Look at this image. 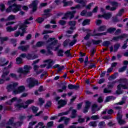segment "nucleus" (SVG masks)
<instances>
[{"label": "nucleus", "mask_w": 128, "mask_h": 128, "mask_svg": "<svg viewBox=\"0 0 128 128\" xmlns=\"http://www.w3.org/2000/svg\"><path fill=\"white\" fill-rule=\"evenodd\" d=\"M118 122L119 124H120V125L122 124H126V120H122V119H121L120 120H118Z\"/></svg>", "instance_id": "69168bd1"}, {"label": "nucleus", "mask_w": 128, "mask_h": 128, "mask_svg": "<svg viewBox=\"0 0 128 128\" xmlns=\"http://www.w3.org/2000/svg\"><path fill=\"white\" fill-rule=\"evenodd\" d=\"M70 30H67L66 32H67V34H72L74 32V30H76V27L71 26L70 27Z\"/></svg>", "instance_id": "72a5a7b5"}, {"label": "nucleus", "mask_w": 128, "mask_h": 128, "mask_svg": "<svg viewBox=\"0 0 128 128\" xmlns=\"http://www.w3.org/2000/svg\"><path fill=\"white\" fill-rule=\"evenodd\" d=\"M22 6L20 5H17L14 8H12V12H18L20 10Z\"/></svg>", "instance_id": "aec40b11"}, {"label": "nucleus", "mask_w": 128, "mask_h": 128, "mask_svg": "<svg viewBox=\"0 0 128 128\" xmlns=\"http://www.w3.org/2000/svg\"><path fill=\"white\" fill-rule=\"evenodd\" d=\"M38 104H40V106H42V104H44V100L41 98H39Z\"/></svg>", "instance_id": "09e8293b"}, {"label": "nucleus", "mask_w": 128, "mask_h": 128, "mask_svg": "<svg viewBox=\"0 0 128 128\" xmlns=\"http://www.w3.org/2000/svg\"><path fill=\"white\" fill-rule=\"evenodd\" d=\"M54 61L52 60V59H48L47 60H44V62H46V64H42L40 66V68H46H46H50L52 66V62Z\"/></svg>", "instance_id": "423d86ee"}, {"label": "nucleus", "mask_w": 128, "mask_h": 128, "mask_svg": "<svg viewBox=\"0 0 128 128\" xmlns=\"http://www.w3.org/2000/svg\"><path fill=\"white\" fill-rule=\"evenodd\" d=\"M50 12H52L51 9H46L44 10V14H42V16L44 18H50L52 16L50 14Z\"/></svg>", "instance_id": "9d476101"}, {"label": "nucleus", "mask_w": 128, "mask_h": 128, "mask_svg": "<svg viewBox=\"0 0 128 128\" xmlns=\"http://www.w3.org/2000/svg\"><path fill=\"white\" fill-rule=\"evenodd\" d=\"M90 20L86 19L82 22V25L83 26H88V24H90Z\"/></svg>", "instance_id": "393cba45"}, {"label": "nucleus", "mask_w": 128, "mask_h": 128, "mask_svg": "<svg viewBox=\"0 0 128 128\" xmlns=\"http://www.w3.org/2000/svg\"><path fill=\"white\" fill-rule=\"evenodd\" d=\"M58 108H62L63 106H64L66 104V100H60L58 102Z\"/></svg>", "instance_id": "4468645a"}, {"label": "nucleus", "mask_w": 128, "mask_h": 128, "mask_svg": "<svg viewBox=\"0 0 128 128\" xmlns=\"http://www.w3.org/2000/svg\"><path fill=\"white\" fill-rule=\"evenodd\" d=\"M90 36H94V34H92V33H88L84 38V40H89Z\"/></svg>", "instance_id": "de8ad7c7"}, {"label": "nucleus", "mask_w": 128, "mask_h": 128, "mask_svg": "<svg viewBox=\"0 0 128 128\" xmlns=\"http://www.w3.org/2000/svg\"><path fill=\"white\" fill-rule=\"evenodd\" d=\"M118 36L119 38V40H124V38H128V35L127 34H122Z\"/></svg>", "instance_id": "58836bf2"}, {"label": "nucleus", "mask_w": 128, "mask_h": 128, "mask_svg": "<svg viewBox=\"0 0 128 128\" xmlns=\"http://www.w3.org/2000/svg\"><path fill=\"white\" fill-rule=\"evenodd\" d=\"M52 106V102L48 101L46 104L44 106L46 108H50Z\"/></svg>", "instance_id": "13d9d810"}, {"label": "nucleus", "mask_w": 128, "mask_h": 128, "mask_svg": "<svg viewBox=\"0 0 128 128\" xmlns=\"http://www.w3.org/2000/svg\"><path fill=\"white\" fill-rule=\"evenodd\" d=\"M38 0H34L32 2V3L29 6L30 8H32V12H34L38 10Z\"/></svg>", "instance_id": "6e6552de"}, {"label": "nucleus", "mask_w": 128, "mask_h": 128, "mask_svg": "<svg viewBox=\"0 0 128 128\" xmlns=\"http://www.w3.org/2000/svg\"><path fill=\"white\" fill-rule=\"evenodd\" d=\"M58 56H64V50H60L58 52Z\"/></svg>", "instance_id": "c03bdc74"}, {"label": "nucleus", "mask_w": 128, "mask_h": 128, "mask_svg": "<svg viewBox=\"0 0 128 128\" xmlns=\"http://www.w3.org/2000/svg\"><path fill=\"white\" fill-rule=\"evenodd\" d=\"M16 62L17 64H22V59L20 57H18L16 58Z\"/></svg>", "instance_id": "c9c22d12"}, {"label": "nucleus", "mask_w": 128, "mask_h": 128, "mask_svg": "<svg viewBox=\"0 0 128 128\" xmlns=\"http://www.w3.org/2000/svg\"><path fill=\"white\" fill-rule=\"evenodd\" d=\"M6 10V6L4 4H0V10L1 12H4Z\"/></svg>", "instance_id": "680f3d73"}, {"label": "nucleus", "mask_w": 128, "mask_h": 128, "mask_svg": "<svg viewBox=\"0 0 128 128\" xmlns=\"http://www.w3.org/2000/svg\"><path fill=\"white\" fill-rule=\"evenodd\" d=\"M15 108L16 110H20L22 108H26L23 104H18L14 105Z\"/></svg>", "instance_id": "a211bd4d"}, {"label": "nucleus", "mask_w": 128, "mask_h": 128, "mask_svg": "<svg viewBox=\"0 0 128 128\" xmlns=\"http://www.w3.org/2000/svg\"><path fill=\"white\" fill-rule=\"evenodd\" d=\"M106 30V26L104 25V26H100L98 29V32H104V30Z\"/></svg>", "instance_id": "c756f323"}, {"label": "nucleus", "mask_w": 128, "mask_h": 128, "mask_svg": "<svg viewBox=\"0 0 128 128\" xmlns=\"http://www.w3.org/2000/svg\"><path fill=\"white\" fill-rule=\"evenodd\" d=\"M106 32H104L102 33H97L94 34H93L94 36H106Z\"/></svg>", "instance_id": "a18cd8bd"}, {"label": "nucleus", "mask_w": 128, "mask_h": 128, "mask_svg": "<svg viewBox=\"0 0 128 128\" xmlns=\"http://www.w3.org/2000/svg\"><path fill=\"white\" fill-rule=\"evenodd\" d=\"M120 46V44H116L114 45V52H116Z\"/></svg>", "instance_id": "a19ab883"}, {"label": "nucleus", "mask_w": 128, "mask_h": 128, "mask_svg": "<svg viewBox=\"0 0 128 128\" xmlns=\"http://www.w3.org/2000/svg\"><path fill=\"white\" fill-rule=\"evenodd\" d=\"M126 68H128V66H123L122 68H119L118 72H124Z\"/></svg>", "instance_id": "79ce46f5"}, {"label": "nucleus", "mask_w": 128, "mask_h": 128, "mask_svg": "<svg viewBox=\"0 0 128 128\" xmlns=\"http://www.w3.org/2000/svg\"><path fill=\"white\" fill-rule=\"evenodd\" d=\"M103 18H105V20H110V18H112V14L110 13H106L102 14Z\"/></svg>", "instance_id": "cd10ccee"}, {"label": "nucleus", "mask_w": 128, "mask_h": 128, "mask_svg": "<svg viewBox=\"0 0 128 128\" xmlns=\"http://www.w3.org/2000/svg\"><path fill=\"white\" fill-rule=\"evenodd\" d=\"M10 74V70H8V68H4V70H3V74H2V79H0V84H4V82L8 81L10 80V77H7L6 76Z\"/></svg>", "instance_id": "39448f33"}, {"label": "nucleus", "mask_w": 128, "mask_h": 128, "mask_svg": "<svg viewBox=\"0 0 128 128\" xmlns=\"http://www.w3.org/2000/svg\"><path fill=\"white\" fill-rule=\"evenodd\" d=\"M44 18H38L37 20L36 21L38 22L39 24H42V22H44Z\"/></svg>", "instance_id": "052dcab7"}, {"label": "nucleus", "mask_w": 128, "mask_h": 128, "mask_svg": "<svg viewBox=\"0 0 128 128\" xmlns=\"http://www.w3.org/2000/svg\"><path fill=\"white\" fill-rule=\"evenodd\" d=\"M70 112H71V118H75L76 116H78V114H76L78 111L74 109V107H70L68 110L66 111V112L59 114L58 116H66V114H70Z\"/></svg>", "instance_id": "7ed1b4c3"}, {"label": "nucleus", "mask_w": 128, "mask_h": 128, "mask_svg": "<svg viewBox=\"0 0 128 128\" xmlns=\"http://www.w3.org/2000/svg\"><path fill=\"white\" fill-rule=\"evenodd\" d=\"M10 78H14V80H18V76L14 73H10L9 75Z\"/></svg>", "instance_id": "f704fd0d"}, {"label": "nucleus", "mask_w": 128, "mask_h": 128, "mask_svg": "<svg viewBox=\"0 0 128 128\" xmlns=\"http://www.w3.org/2000/svg\"><path fill=\"white\" fill-rule=\"evenodd\" d=\"M110 44V41H105L102 43V46H104L108 47Z\"/></svg>", "instance_id": "864d4df0"}, {"label": "nucleus", "mask_w": 128, "mask_h": 128, "mask_svg": "<svg viewBox=\"0 0 128 128\" xmlns=\"http://www.w3.org/2000/svg\"><path fill=\"white\" fill-rule=\"evenodd\" d=\"M96 105L94 104L92 108V114H95L96 112H98V110H96Z\"/></svg>", "instance_id": "603ef678"}, {"label": "nucleus", "mask_w": 128, "mask_h": 128, "mask_svg": "<svg viewBox=\"0 0 128 128\" xmlns=\"http://www.w3.org/2000/svg\"><path fill=\"white\" fill-rule=\"evenodd\" d=\"M124 10L122 8L121 10H120L118 12V14H117V16H122V14H124Z\"/></svg>", "instance_id": "49530a36"}, {"label": "nucleus", "mask_w": 128, "mask_h": 128, "mask_svg": "<svg viewBox=\"0 0 128 128\" xmlns=\"http://www.w3.org/2000/svg\"><path fill=\"white\" fill-rule=\"evenodd\" d=\"M30 68H32V67H30V66H28L27 65H26L24 66V72L25 74H28V72L30 70Z\"/></svg>", "instance_id": "7c9ffc66"}, {"label": "nucleus", "mask_w": 128, "mask_h": 128, "mask_svg": "<svg viewBox=\"0 0 128 128\" xmlns=\"http://www.w3.org/2000/svg\"><path fill=\"white\" fill-rule=\"evenodd\" d=\"M62 3L64 4L63 6H72V1L66 2V0H62Z\"/></svg>", "instance_id": "6ab92c4d"}, {"label": "nucleus", "mask_w": 128, "mask_h": 128, "mask_svg": "<svg viewBox=\"0 0 128 128\" xmlns=\"http://www.w3.org/2000/svg\"><path fill=\"white\" fill-rule=\"evenodd\" d=\"M58 40H56V38H49L46 41V44H48L46 46L47 56H52L54 54V53H52V52L50 50H52L54 46L58 44Z\"/></svg>", "instance_id": "f03ea898"}, {"label": "nucleus", "mask_w": 128, "mask_h": 128, "mask_svg": "<svg viewBox=\"0 0 128 128\" xmlns=\"http://www.w3.org/2000/svg\"><path fill=\"white\" fill-rule=\"evenodd\" d=\"M126 96H124L122 98V100L120 102L116 104H119L120 106H122V104H126Z\"/></svg>", "instance_id": "5701e85b"}, {"label": "nucleus", "mask_w": 128, "mask_h": 128, "mask_svg": "<svg viewBox=\"0 0 128 128\" xmlns=\"http://www.w3.org/2000/svg\"><path fill=\"white\" fill-rule=\"evenodd\" d=\"M116 98L114 96H108L106 97L105 102H110V100H116Z\"/></svg>", "instance_id": "4be33fe9"}, {"label": "nucleus", "mask_w": 128, "mask_h": 128, "mask_svg": "<svg viewBox=\"0 0 128 128\" xmlns=\"http://www.w3.org/2000/svg\"><path fill=\"white\" fill-rule=\"evenodd\" d=\"M30 24V22H28V20L26 19L24 22V24H21V26H24V28L26 29V28H28V26H26V24Z\"/></svg>", "instance_id": "8fccbe9b"}, {"label": "nucleus", "mask_w": 128, "mask_h": 128, "mask_svg": "<svg viewBox=\"0 0 128 128\" xmlns=\"http://www.w3.org/2000/svg\"><path fill=\"white\" fill-rule=\"evenodd\" d=\"M68 88H69V90H78V88H80V85H78V84L76 85L69 84L68 85Z\"/></svg>", "instance_id": "ddd939ff"}, {"label": "nucleus", "mask_w": 128, "mask_h": 128, "mask_svg": "<svg viewBox=\"0 0 128 128\" xmlns=\"http://www.w3.org/2000/svg\"><path fill=\"white\" fill-rule=\"evenodd\" d=\"M120 120H122V113H120V112H118V114L117 115V120L118 121Z\"/></svg>", "instance_id": "37998d69"}, {"label": "nucleus", "mask_w": 128, "mask_h": 128, "mask_svg": "<svg viewBox=\"0 0 128 128\" xmlns=\"http://www.w3.org/2000/svg\"><path fill=\"white\" fill-rule=\"evenodd\" d=\"M69 26H76V21H70L69 22Z\"/></svg>", "instance_id": "338daca9"}, {"label": "nucleus", "mask_w": 128, "mask_h": 128, "mask_svg": "<svg viewBox=\"0 0 128 128\" xmlns=\"http://www.w3.org/2000/svg\"><path fill=\"white\" fill-rule=\"evenodd\" d=\"M92 104V103L88 101H86L85 102V106L84 107V108L83 109V112L84 114H86L88 112V110L90 108V106Z\"/></svg>", "instance_id": "1a4fd4ad"}, {"label": "nucleus", "mask_w": 128, "mask_h": 128, "mask_svg": "<svg viewBox=\"0 0 128 128\" xmlns=\"http://www.w3.org/2000/svg\"><path fill=\"white\" fill-rule=\"evenodd\" d=\"M22 124V122H16L14 123V126H13L14 128H18V126H20Z\"/></svg>", "instance_id": "2f4dec72"}, {"label": "nucleus", "mask_w": 128, "mask_h": 128, "mask_svg": "<svg viewBox=\"0 0 128 128\" xmlns=\"http://www.w3.org/2000/svg\"><path fill=\"white\" fill-rule=\"evenodd\" d=\"M103 92H104V94H112V90H110V88L107 87L104 88Z\"/></svg>", "instance_id": "4c0bfd02"}, {"label": "nucleus", "mask_w": 128, "mask_h": 128, "mask_svg": "<svg viewBox=\"0 0 128 128\" xmlns=\"http://www.w3.org/2000/svg\"><path fill=\"white\" fill-rule=\"evenodd\" d=\"M26 118V116L24 115H20L19 117H18V119L20 120H25Z\"/></svg>", "instance_id": "774afa93"}, {"label": "nucleus", "mask_w": 128, "mask_h": 128, "mask_svg": "<svg viewBox=\"0 0 128 128\" xmlns=\"http://www.w3.org/2000/svg\"><path fill=\"white\" fill-rule=\"evenodd\" d=\"M76 41H77L76 39H74L72 42L69 43V46H74V44L76 42Z\"/></svg>", "instance_id": "e2e57ef3"}, {"label": "nucleus", "mask_w": 128, "mask_h": 128, "mask_svg": "<svg viewBox=\"0 0 128 128\" xmlns=\"http://www.w3.org/2000/svg\"><path fill=\"white\" fill-rule=\"evenodd\" d=\"M16 100H18V98L16 97H14L12 99V100H10L8 102H6V104H9V105L12 104V102H16Z\"/></svg>", "instance_id": "bb28decb"}, {"label": "nucleus", "mask_w": 128, "mask_h": 128, "mask_svg": "<svg viewBox=\"0 0 128 128\" xmlns=\"http://www.w3.org/2000/svg\"><path fill=\"white\" fill-rule=\"evenodd\" d=\"M34 100H28L26 102L25 104L26 105L24 106V108H26L28 106V104H34Z\"/></svg>", "instance_id": "412c9836"}, {"label": "nucleus", "mask_w": 128, "mask_h": 128, "mask_svg": "<svg viewBox=\"0 0 128 128\" xmlns=\"http://www.w3.org/2000/svg\"><path fill=\"white\" fill-rule=\"evenodd\" d=\"M18 50H22V52H28L30 50V45L27 44L26 46H20L18 47Z\"/></svg>", "instance_id": "f8f14e48"}, {"label": "nucleus", "mask_w": 128, "mask_h": 128, "mask_svg": "<svg viewBox=\"0 0 128 128\" xmlns=\"http://www.w3.org/2000/svg\"><path fill=\"white\" fill-rule=\"evenodd\" d=\"M70 39H67L64 42L62 45L64 47L68 46V44H70Z\"/></svg>", "instance_id": "ea45409f"}, {"label": "nucleus", "mask_w": 128, "mask_h": 128, "mask_svg": "<svg viewBox=\"0 0 128 128\" xmlns=\"http://www.w3.org/2000/svg\"><path fill=\"white\" fill-rule=\"evenodd\" d=\"M98 126L101 128H104V126H106V123L104 121L100 122L98 124Z\"/></svg>", "instance_id": "5fc2aeb1"}, {"label": "nucleus", "mask_w": 128, "mask_h": 128, "mask_svg": "<svg viewBox=\"0 0 128 128\" xmlns=\"http://www.w3.org/2000/svg\"><path fill=\"white\" fill-rule=\"evenodd\" d=\"M7 124L8 126H14V118H12L10 119H9L8 121L6 123Z\"/></svg>", "instance_id": "a878e982"}, {"label": "nucleus", "mask_w": 128, "mask_h": 128, "mask_svg": "<svg viewBox=\"0 0 128 128\" xmlns=\"http://www.w3.org/2000/svg\"><path fill=\"white\" fill-rule=\"evenodd\" d=\"M26 82L28 84V88H32L35 86H38L40 84V82L38 80H36L34 78H28L26 80Z\"/></svg>", "instance_id": "20e7f679"}, {"label": "nucleus", "mask_w": 128, "mask_h": 128, "mask_svg": "<svg viewBox=\"0 0 128 128\" xmlns=\"http://www.w3.org/2000/svg\"><path fill=\"white\" fill-rule=\"evenodd\" d=\"M16 20V16L12 14L9 16L6 20Z\"/></svg>", "instance_id": "473e14b6"}, {"label": "nucleus", "mask_w": 128, "mask_h": 128, "mask_svg": "<svg viewBox=\"0 0 128 128\" xmlns=\"http://www.w3.org/2000/svg\"><path fill=\"white\" fill-rule=\"evenodd\" d=\"M32 110L34 114H36V112H38V108H37L36 106H32Z\"/></svg>", "instance_id": "6e6d98bb"}, {"label": "nucleus", "mask_w": 128, "mask_h": 128, "mask_svg": "<svg viewBox=\"0 0 128 128\" xmlns=\"http://www.w3.org/2000/svg\"><path fill=\"white\" fill-rule=\"evenodd\" d=\"M7 40H8V37H0V44H3L4 42H7Z\"/></svg>", "instance_id": "b1692460"}, {"label": "nucleus", "mask_w": 128, "mask_h": 128, "mask_svg": "<svg viewBox=\"0 0 128 128\" xmlns=\"http://www.w3.org/2000/svg\"><path fill=\"white\" fill-rule=\"evenodd\" d=\"M18 86V83L14 82L12 84H10L8 85L6 87V89L8 92H12V94H22V92H24V90H26V87L24 86H20L17 89H14L16 86Z\"/></svg>", "instance_id": "f257e3e1"}, {"label": "nucleus", "mask_w": 128, "mask_h": 128, "mask_svg": "<svg viewBox=\"0 0 128 128\" xmlns=\"http://www.w3.org/2000/svg\"><path fill=\"white\" fill-rule=\"evenodd\" d=\"M18 26L16 25L14 28H12V26H8L6 28V31L8 32H14V30H16L18 29Z\"/></svg>", "instance_id": "dca6fc26"}, {"label": "nucleus", "mask_w": 128, "mask_h": 128, "mask_svg": "<svg viewBox=\"0 0 128 128\" xmlns=\"http://www.w3.org/2000/svg\"><path fill=\"white\" fill-rule=\"evenodd\" d=\"M43 46H44V42L42 41H39L36 44V46H33L32 48H40Z\"/></svg>", "instance_id": "f3484780"}, {"label": "nucleus", "mask_w": 128, "mask_h": 128, "mask_svg": "<svg viewBox=\"0 0 128 128\" xmlns=\"http://www.w3.org/2000/svg\"><path fill=\"white\" fill-rule=\"evenodd\" d=\"M76 12L75 10L72 12H68L66 14L64 17L62 18V20H68V18H70V20H72V18H74V14H76Z\"/></svg>", "instance_id": "0eeeda50"}, {"label": "nucleus", "mask_w": 128, "mask_h": 128, "mask_svg": "<svg viewBox=\"0 0 128 128\" xmlns=\"http://www.w3.org/2000/svg\"><path fill=\"white\" fill-rule=\"evenodd\" d=\"M92 42L94 44H100V42H102V40H92Z\"/></svg>", "instance_id": "bf43d9fd"}, {"label": "nucleus", "mask_w": 128, "mask_h": 128, "mask_svg": "<svg viewBox=\"0 0 128 128\" xmlns=\"http://www.w3.org/2000/svg\"><path fill=\"white\" fill-rule=\"evenodd\" d=\"M16 4H13L12 6H10L8 8L6 9V12L8 14V12H10L12 11V7L14 6Z\"/></svg>", "instance_id": "e433bc0d"}, {"label": "nucleus", "mask_w": 128, "mask_h": 128, "mask_svg": "<svg viewBox=\"0 0 128 128\" xmlns=\"http://www.w3.org/2000/svg\"><path fill=\"white\" fill-rule=\"evenodd\" d=\"M89 126H93V128H96V122L94 121V122H91L89 123Z\"/></svg>", "instance_id": "3c124183"}, {"label": "nucleus", "mask_w": 128, "mask_h": 128, "mask_svg": "<svg viewBox=\"0 0 128 128\" xmlns=\"http://www.w3.org/2000/svg\"><path fill=\"white\" fill-rule=\"evenodd\" d=\"M116 29L114 27H112V28H108L107 30V32H108V34H114V32H116Z\"/></svg>", "instance_id": "c85d7f7f"}, {"label": "nucleus", "mask_w": 128, "mask_h": 128, "mask_svg": "<svg viewBox=\"0 0 128 128\" xmlns=\"http://www.w3.org/2000/svg\"><path fill=\"white\" fill-rule=\"evenodd\" d=\"M24 26H26L24 25H20V28H18V30H22V32L20 34V36H24V34L26 33V29L24 28Z\"/></svg>", "instance_id": "2eb2a0df"}, {"label": "nucleus", "mask_w": 128, "mask_h": 128, "mask_svg": "<svg viewBox=\"0 0 128 128\" xmlns=\"http://www.w3.org/2000/svg\"><path fill=\"white\" fill-rule=\"evenodd\" d=\"M116 82V81H114L111 83L110 84L108 85L107 88H114V84Z\"/></svg>", "instance_id": "4d7b16f0"}, {"label": "nucleus", "mask_w": 128, "mask_h": 128, "mask_svg": "<svg viewBox=\"0 0 128 128\" xmlns=\"http://www.w3.org/2000/svg\"><path fill=\"white\" fill-rule=\"evenodd\" d=\"M8 62H10L8 60H6L5 58H0V66H8Z\"/></svg>", "instance_id": "9b49d317"}, {"label": "nucleus", "mask_w": 128, "mask_h": 128, "mask_svg": "<svg viewBox=\"0 0 128 128\" xmlns=\"http://www.w3.org/2000/svg\"><path fill=\"white\" fill-rule=\"evenodd\" d=\"M54 124V121L48 122L47 124L48 128H52Z\"/></svg>", "instance_id": "0e129e2a"}]
</instances>
